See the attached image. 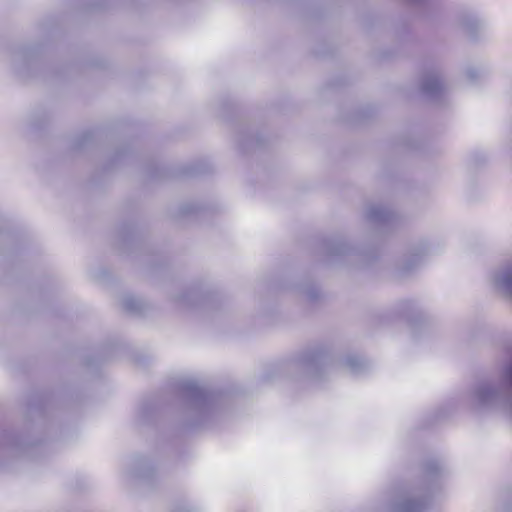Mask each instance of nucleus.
Here are the masks:
<instances>
[{"instance_id":"obj_9","label":"nucleus","mask_w":512,"mask_h":512,"mask_svg":"<svg viewBox=\"0 0 512 512\" xmlns=\"http://www.w3.org/2000/svg\"><path fill=\"white\" fill-rule=\"evenodd\" d=\"M154 472L155 468L152 462L146 457L138 456L133 459L129 473L132 478L141 481H150Z\"/></svg>"},{"instance_id":"obj_15","label":"nucleus","mask_w":512,"mask_h":512,"mask_svg":"<svg viewBox=\"0 0 512 512\" xmlns=\"http://www.w3.org/2000/svg\"><path fill=\"white\" fill-rule=\"evenodd\" d=\"M298 291L308 302H316L321 298V291L314 283L301 284Z\"/></svg>"},{"instance_id":"obj_10","label":"nucleus","mask_w":512,"mask_h":512,"mask_svg":"<svg viewBox=\"0 0 512 512\" xmlns=\"http://www.w3.org/2000/svg\"><path fill=\"white\" fill-rule=\"evenodd\" d=\"M36 443L28 441L26 439H20L14 434L4 431L0 435V448L10 449L17 452L26 453L28 448L34 446Z\"/></svg>"},{"instance_id":"obj_4","label":"nucleus","mask_w":512,"mask_h":512,"mask_svg":"<svg viewBox=\"0 0 512 512\" xmlns=\"http://www.w3.org/2000/svg\"><path fill=\"white\" fill-rule=\"evenodd\" d=\"M366 220L381 230L388 231L398 223V215L382 204H371L365 212Z\"/></svg>"},{"instance_id":"obj_12","label":"nucleus","mask_w":512,"mask_h":512,"mask_svg":"<svg viewBox=\"0 0 512 512\" xmlns=\"http://www.w3.org/2000/svg\"><path fill=\"white\" fill-rule=\"evenodd\" d=\"M459 24L464 32L471 38H476L482 27L481 21L473 14H464L460 17Z\"/></svg>"},{"instance_id":"obj_20","label":"nucleus","mask_w":512,"mask_h":512,"mask_svg":"<svg viewBox=\"0 0 512 512\" xmlns=\"http://www.w3.org/2000/svg\"><path fill=\"white\" fill-rule=\"evenodd\" d=\"M466 76L469 80L475 81L480 76V71L475 67H470L466 70Z\"/></svg>"},{"instance_id":"obj_5","label":"nucleus","mask_w":512,"mask_h":512,"mask_svg":"<svg viewBox=\"0 0 512 512\" xmlns=\"http://www.w3.org/2000/svg\"><path fill=\"white\" fill-rule=\"evenodd\" d=\"M333 365L331 355L323 350L306 353L301 359V366L313 378H320L323 370Z\"/></svg>"},{"instance_id":"obj_1","label":"nucleus","mask_w":512,"mask_h":512,"mask_svg":"<svg viewBox=\"0 0 512 512\" xmlns=\"http://www.w3.org/2000/svg\"><path fill=\"white\" fill-rule=\"evenodd\" d=\"M474 406L482 411H500L512 421V359L501 373L500 381H479L471 391Z\"/></svg>"},{"instance_id":"obj_19","label":"nucleus","mask_w":512,"mask_h":512,"mask_svg":"<svg viewBox=\"0 0 512 512\" xmlns=\"http://www.w3.org/2000/svg\"><path fill=\"white\" fill-rule=\"evenodd\" d=\"M199 207L194 204H185L181 207V212L183 215H189L192 213H196Z\"/></svg>"},{"instance_id":"obj_18","label":"nucleus","mask_w":512,"mask_h":512,"mask_svg":"<svg viewBox=\"0 0 512 512\" xmlns=\"http://www.w3.org/2000/svg\"><path fill=\"white\" fill-rule=\"evenodd\" d=\"M153 411V407L146 402H143L138 409V415L141 420H146Z\"/></svg>"},{"instance_id":"obj_6","label":"nucleus","mask_w":512,"mask_h":512,"mask_svg":"<svg viewBox=\"0 0 512 512\" xmlns=\"http://www.w3.org/2000/svg\"><path fill=\"white\" fill-rule=\"evenodd\" d=\"M490 282L495 293L512 303V262L494 270Z\"/></svg>"},{"instance_id":"obj_14","label":"nucleus","mask_w":512,"mask_h":512,"mask_svg":"<svg viewBox=\"0 0 512 512\" xmlns=\"http://www.w3.org/2000/svg\"><path fill=\"white\" fill-rule=\"evenodd\" d=\"M122 306L128 312L140 314L144 311L145 302L138 297L126 295L122 299Z\"/></svg>"},{"instance_id":"obj_11","label":"nucleus","mask_w":512,"mask_h":512,"mask_svg":"<svg viewBox=\"0 0 512 512\" xmlns=\"http://www.w3.org/2000/svg\"><path fill=\"white\" fill-rule=\"evenodd\" d=\"M424 251L412 253L407 256L398 268L400 277H405L415 271L422 263Z\"/></svg>"},{"instance_id":"obj_3","label":"nucleus","mask_w":512,"mask_h":512,"mask_svg":"<svg viewBox=\"0 0 512 512\" xmlns=\"http://www.w3.org/2000/svg\"><path fill=\"white\" fill-rule=\"evenodd\" d=\"M444 471V465L439 460L427 461L424 466L425 482L405 489L394 504V512H425L429 507L432 488Z\"/></svg>"},{"instance_id":"obj_17","label":"nucleus","mask_w":512,"mask_h":512,"mask_svg":"<svg viewBox=\"0 0 512 512\" xmlns=\"http://www.w3.org/2000/svg\"><path fill=\"white\" fill-rule=\"evenodd\" d=\"M198 299V294L195 291H187L185 294L180 296L177 301L179 304L184 306H194Z\"/></svg>"},{"instance_id":"obj_8","label":"nucleus","mask_w":512,"mask_h":512,"mask_svg":"<svg viewBox=\"0 0 512 512\" xmlns=\"http://www.w3.org/2000/svg\"><path fill=\"white\" fill-rule=\"evenodd\" d=\"M420 87L422 93L432 101H438L445 93V86L438 71L431 70L423 74Z\"/></svg>"},{"instance_id":"obj_2","label":"nucleus","mask_w":512,"mask_h":512,"mask_svg":"<svg viewBox=\"0 0 512 512\" xmlns=\"http://www.w3.org/2000/svg\"><path fill=\"white\" fill-rule=\"evenodd\" d=\"M177 389L186 402L191 425L208 424L218 413L222 402L220 394L207 390L192 379L180 381Z\"/></svg>"},{"instance_id":"obj_7","label":"nucleus","mask_w":512,"mask_h":512,"mask_svg":"<svg viewBox=\"0 0 512 512\" xmlns=\"http://www.w3.org/2000/svg\"><path fill=\"white\" fill-rule=\"evenodd\" d=\"M325 250L326 254L329 258L335 259L338 257H343L351 254H357L361 257L366 258V260H370L374 258L376 255L371 250H356L352 248L344 239L342 238H332L325 241Z\"/></svg>"},{"instance_id":"obj_13","label":"nucleus","mask_w":512,"mask_h":512,"mask_svg":"<svg viewBox=\"0 0 512 512\" xmlns=\"http://www.w3.org/2000/svg\"><path fill=\"white\" fill-rule=\"evenodd\" d=\"M344 364L355 375L362 374L368 369V362L362 357L356 355L346 357Z\"/></svg>"},{"instance_id":"obj_16","label":"nucleus","mask_w":512,"mask_h":512,"mask_svg":"<svg viewBox=\"0 0 512 512\" xmlns=\"http://www.w3.org/2000/svg\"><path fill=\"white\" fill-rule=\"evenodd\" d=\"M401 312L405 317L409 319V321L414 322V320L423 321L422 314L420 310L416 307L415 303L412 301H405L402 303Z\"/></svg>"},{"instance_id":"obj_21","label":"nucleus","mask_w":512,"mask_h":512,"mask_svg":"<svg viewBox=\"0 0 512 512\" xmlns=\"http://www.w3.org/2000/svg\"><path fill=\"white\" fill-rule=\"evenodd\" d=\"M259 140L257 137L255 136H249L247 138H243L241 139L240 141V146L245 149L246 146L248 145H252L253 143H257L258 144Z\"/></svg>"}]
</instances>
